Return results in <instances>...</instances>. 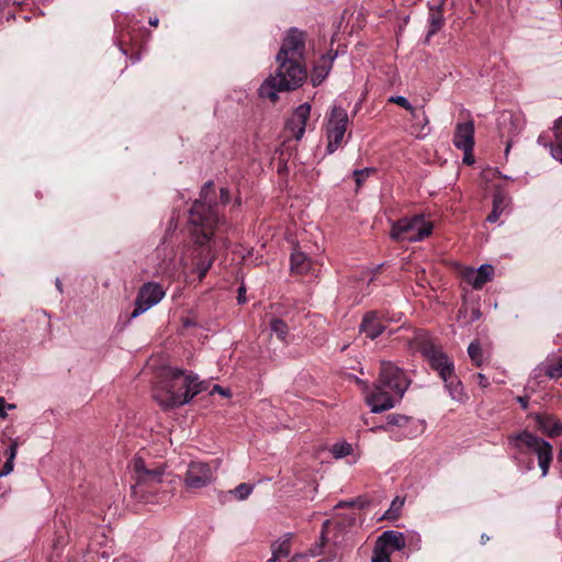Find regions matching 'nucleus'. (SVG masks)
Listing matches in <instances>:
<instances>
[{
	"label": "nucleus",
	"instance_id": "nucleus-1",
	"mask_svg": "<svg viewBox=\"0 0 562 562\" xmlns=\"http://www.w3.org/2000/svg\"><path fill=\"white\" fill-rule=\"evenodd\" d=\"M304 50V34L297 30H291L276 57L278 68L274 75H270L258 90L261 98L274 102L278 99V92L296 89L303 83L306 78L303 64Z\"/></svg>",
	"mask_w": 562,
	"mask_h": 562
},
{
	"label": "nucleus",
	"instance_id": "nucleus-2",
	"mask_svg": "<svg viewBox=\"0 0 562 562\" xmlns=\"http://www.w3.org/2000/svg\"><path fill=\"white\" fill-rule=\"evenodd\" d=\"M202 391L198 376L186 374L179 369H170L154 389V398L164 408H172L188 403Z\"/></svg>",
	"mask_w": 562,
	"mask_h": 562
},
{
	"label": "nucleus",
	"instance_id": "nucleus-3",
	"mask_svg": "<svg viewBox=\"0 0 562 562\" xmlns=\"http://www.w3.org/2000/svg\"><path fill=\"white\" fill-rule=\"evenodd\" d=\"M135 484L132 494L142 502H153L151 497L159 491L165 475L164 464L148 463L143 458L136 457L131 464Z\"/></svg>",
	"mask_w": 562,
	"mask_h": 562
},
{
	"label": "nucleus",
	"instance_id": "nucleus-4",
	"mask_svg": "<svg viewBox=\"0 0 562 562\" xmlns=\"http://www.w3.org/2000/svg\"><path fill=\"white\" fill-rule=\"evenodd\" d=\"M213 191V184H205L201 192V199L196 200L190 210L189 222L192 226V235L200 245L207 243L218 222L217 213L207 204V195Z\"/></svg>",
	"mask_w": 562,
	"mask_h": 562
},
{
	"label": "nucleus",
	"instance_id": "nucleus-5",
	"mask_svg": "<svg viewBox=\"0 0 562 562\" xmlns=\"http://www.w3.org/2000/svg\"><path fill=\"white\" fill-rule=\"evenodd\" d=\"M508 443L512 448L518 449L519 451H524V448H526L535 452L538 457L542 476L547 475L552 461V446L548 441L524 430L518 434L509 435Z\"/></svg>",
	"mask_w": 562,
	"mask_h": 562
},
{
	"label": "nucleus",
	"instance_id": "nucleus-6",
	"mask_svg": "<svg viewBox=\"0 0 562 562\" xmlns=\"http://www.w3.org/2000/svg\"><path fill=\"white\" fill-rule=\"evenodd\" d=\"M432 232V223L423 215L404 217L395 222L391 229V237L395 240L420 241Z\"/></svg>",
	"mask_w": 562,
	"mask_h": 562
},
{
	"label": "nucleus",
	"instance_id": "nucleus-7",
	"mask_svg": "<svg viewBox=\"0 0 562 562\" xmlns=\"http://www.w3.org/2000/svg\"><path fill=\"white\" fill-rule=\"evenodd\" d=\"M348 123L349 119L347 112L339 106H334L326 125V136L328 140L327 151L329 154H333L340 147L347 132Z\"/></svg>",
	"mask_w": 562,
	"mask_h": 562
},
{
	"label": "nucleus",
	"instance_id": "nucleus-8",
	"mask_svg": "<svg viewBox=\"0 0 562 562\" xmlns=\"http://www.w3.org/2000/svg\"><path fill=\"white\" fill-rule=\"evenodd\" d=\"M215 480V472L210 464L193 461L188 465L183 483L188 491H196L212 484Z\"/></svg>",
	"mask_w": 562,
	"mask_h": 562
},
{
	"label": "nucleus",
	"instance_id": "nucleus-9",
	"mask_svg": "<svg viewBox=\"0 0 562 562\" xmlns=\"http://www.w3.org/2000/svg\"><path fill=\"white\" fill-rule=\"evenodd\" d=\"M379 383L401 398L408 387V380L401 369L391 362H381Z\"/></svg>",
	"mask_w": 562,
	"mask_h": 562
},
{
	"label": "nucleus",
	"instance_id": "nucleus-10",
	"mask_svg": "<svg viewBox=\"0 0 562 562\" xmlns=\"http://www.w3.org/2000/svg\"><path fill=\"white\" fill-rule=\"evenodd\" d=\"M164 296L165 291L158 283L148 282L144 284L138 292L135 301V308L131 316L133 318L139 316L154 305L158 304Z\"/></svg>",
	"mask_w": 562,
	"mask_h": 562
},
{
	"label": "nucleus",
	"instance_id": "nucleus-11",
	"mask_svg": "<svg viewBox=\"0 0 562 562\" xmlns=\"http://www.w3.org/2000/svg\"><path fill=\"white\" fill-rule=\"evenodd\" d=\"M420 351L429 362L430 367L438 371L441 379H446L447 375L449 376V374L453 373V363L439 347L435 346L432 342L427 341L422 345Z\"/></svg>",
	"mask_w": 562,
	"mask_h": 562
},
{
	"label": "nucleus",
	"instance_id": "nucleus-12",
	"mask_svg": "<svg viewBox=\"0 0 562 562\" xmlns=\"http://www.w3.org/2000/svg\"><path fill=\"white\" fill-rule=\"evenodd\" d=\"M393 393L385 386L378 383L374 389L366 395V402L372 413H381L391 409L395 405Z\"/></svg>",
	"mask_w": 562,
	"mask_h": 562
},
{
	"label": "nucleus",
	"instance_id": "nucleus-13",
	"mask_svg": "<svg viewBox=\"0 0 562 562\" xmlns=\"http://www.w3.org/2000/svg\"><path fill=\"white\" fill-rule=\"evenodd\" d=\"M405 547V538L398 531H384L376 540L373 553H387L391 555L393 551L402 550Z\"/></svg>",
	"mask_w": 562,
	"mask_h": 562
},
{
	"label": "nucleus",
	"instance_id": "nucleus-14",
	"mask_svg": "<svg viewBox=\"0 0 562 562\" xmlns=\"http://www.w3.org/2000/svg\"><path fill=\"white\" fill-rule=\"evenodd\" d=\"M464 281L472 285L473 289L480 290L494 274V268L491 265H482L479 269L463 267L460 271Z\"/></svg>",
	"mask_w": 562,
	"mask_h": 562
},
{
	"label": "nucleus",
	"instance_id": "nucleus-15",
	"mask_svg": "<svg viewBox=\"0 0 562 562\" xmlns=\"http://www.w3.org/2000/svg\"><path fill=\"white\" fill-rule=\"evenodd\" d=\"M453 144L464 154L472 151L474 145V124L472 121L459 123L456 127Z\"/></svg>",
	"mask_w": 562,
	"mask_h": 562
},
{
	"label": "nucleus",
	"instance_id": "nucleus-16",
	"mask_svg": "<svg viewBox=\"0 0 562 562\" xmlns=\"http://www.w3.org/2000/svg\"><path fill=\"white\" fill-rule=\"evenodd\" d=\"M291 271L296 274H315L317 269L314 261L305 252L294 249L291 255Z\"/></svg>",
	"mask_w": 562,
	"mask_h": 562
},
{
	"label": "nucleus",
	"instance_id": "nucleus-17",
	"mask_svg": "<svg viewBox=\"0 0 562 562\" xmlns=\"http://www.w3.org/2000/svg\"><path fill=\"white\" fill-rule=\"evenodd\" d=\"M385 329L380 315L374 312H368L361 322L360 331L366 334L370 339L376 338L380 334H382Z\"/></svg>",
	"mask_w": 562,
	"mask_h": 562
},
{
	"label": "nucleus",
	"instance_id": "nucleus-18",
	"mask_svg": "<svg viewBox=\"0 0 562 562\" xmlns=\"http://www.w3.org/2000/svg\"><path fill=\"white\" fill-rule=\"evenodd\" d=\"M536 422L539 428L550 437H558L562 434V423L552 416L537 415Z\"/></svg>",
	"mask_w": 562,
	"mask_h": 562
},
{
	"label": "nucleus",
	"instance_id": "nucleus-19",
	"mask_svg": "<svg viewBox=\"0 0 562 562\" xmlns=\"http://www.w3.org/2000/svg\"><path fill=\"white\" fill-rule=\"evenodd\" d=\"M448 390L451 398L458 403H463L467 401L468 396L463 392L462 384L460 380L456 376L454 372L447 375L446 379H442Z\"/></svg>",
	"mask_w": 562,
	"mask_h": 562
},
{
	"label": "nucleus",
	"instance_id": "nucleus-20",
	"mask_svg": "<svg viewBox=\"0 0 562 562\" xmlns=\"http://www.w3.org/2000/svg\"><path fill=\"white\" fill-rule=\"evenodd\" d=\"M311 106L303 103L296 108L292 115V123H299V131H295V138L300 139L304 135L306 122L310 117Z\"/></svg>",
	"mask_w": 562,
	"mask_h": 562
},
{
	"label": "nucleus",
	"instance_id": "nucleus-21",
	"mask_svg": "<svg viewBox=\"0 0 562 562\" xmlns=\"http://www.w3.org/2000/svg\"><path fill=\"white\" fill-rule=\"evenodd\" d=\"M554 143L550 145L552 157L562 164V116L553 123Z\"/></svg>",
	"mask_w": 562,
	"mask_h": 562
},
{
	"label": "nucleus",
	"instance_id": "nucleus-22",
	"mask_svg": "<svg viewBox=\"0 0 562 562\" xmlns=\"http://www.w3.org/2000/svg\"><path fill=\"white\" fill-rule=\"evenodd\" d=\"M418 114L419 119L413 120L414 123L409 126V134L416 138H424L430 132V128L428 127L429 119L424 111L422 113L418 112Z\"/></svg>",
	"mask_w": 562,
	"mask_h": 562
},
{
	"label": "nucleus",
	"instance_id": "nucleus-23",
	"mask_svg": "<svg viewBox=\"0 0 562 562\" xmlns=\"http://www.w3.org/2000/svg\"><path fill=\"white\" fill-rule=\"evenodd\" d=\"M506 205L507 204L505 195L501 192L495 193L493 198V209L486 220L490 223H495L499 218Z\"/></svg>",
	"mask_w": 562,
	"mask_h": 562
},
{
	"label": "nucleus",
	"instance_id": "nucleus-24",
	"mask_svg": "<svg viewBox=\"0 0 562 562\" xmlns=\"http://www.w3.org/2000/svg\"><path fill=\"white\" fill-rule=\"evenodd\" d=\"M272 555L281 561L283 558H288L291 552L290 537L279 539L271 546Z\"/></svg>",
	"mask_w": 562,
	"mask_h": 562
},
{
	"label": "nucleus",
	"instance_id": "nucleus-25",
	"mask_svg": "<svg viewBox=\"0 0 562 562\" xmlns=\"http://www.w3.org/2000/svg\"><path fill=\"white\" fill-rule=\"evenodd\" d=\"M18 452V443L12 442L8 450H5V454L8 456L7 462L3 464L2 470L0 471V477L10 474L14 468V458Z\"/></svg>",
	"mask_w": 562,
	"mask_h": 562
},
{
	"label": "nucleus",
	"instance_id": "nucleus-26",
	"mask_svg": "<svg viewBox=\"0 0 562 562\" xmlns=\"http://www.w3.org/2000/svg\"><path fill=\"white\" fill-rule=\"evenodd\" d=\"M429 22H430L429 35L435 34L436 32H438L441 29V26L443 25V15H442L440 7L430 9Z\"/></svg>",
	"mask_w": 562,
	"mask_h": 562
},
{
	"label": "nucleus",
	"instance_id": "nucleus-27",
	"mask_svg": "<svg viewBox=\"0 0 562 562\" xmlns=\"http://www.w3.org/2000/svg\"><path fill=\"white\" fill-rule=\"evenodd\" d=\"M390 103H394V104H397L402 108H404L405 110L409 111L411 115H412V120H418L419 119V114L418 112L416 111V109L408 102V100L405 98V97H402V95H392L387 100Z\"/></svg>",
	"mask_w": 562,
	"mask_h": 562
},
{
	"label": "nucleus",
	"instance_id": "nucleus-28",
	"mask_svg": "<svg viewBox=\"0 0 562 562\" xmlns=\"http://www.w3.org/2000/svg\"><path fill=\"white\" fill-rule=\"evenodd\" d=\"M270 328H271L272 333H274L281 341L285 340L289 330H288L286 324L282 319H280V318L271 319Z\"/></svg>",
	"mask_w": 562,
	"mask_h": 562
},
{
	"label": "nucleus",
	"instance_id": "nucleus-29",
	"mask_svg": "<svg viewBox=\"0 0 562 562\" xmlns=\"http://www.w3.org/2000/svg\"><path fill=\"white\" fill-rule=\"evenodd\" d=\"M468 353L471 360L477 366L483 363V350L479 341H472L468 347Z\"/></svg>",
	"mask_w": 562,
	"mask_h": 562
},
{
	"label": "nucleus",
	"instance_id": "nucleus-30",
	"mask_svg": "<svg viewBox=\"0 0 562 562\" xmlns=\"http://www.w3.org/2000/svg\"><path fill=\"white\" fill-rule=\"evenodd\" d=\"M213 259H214V257L211 256L210 255V250H207V254L205 255V258L202 259L200 262H198V265H196V272H198V276H199L200 280H202L206 276L209 269L212 266Z\"/></svg>",
	"mask_w": 562,
	"mask_h": 562
},
{
	"label": "nucleus",
	"instance_id": "nucleus-31",
	"mask_svg": "<svg viewBox=\"0 0 562 562\" xmlns=\"http://www.w3.org/2000/svg\"><path fill=\"white\" fill-rule=\"evenodd\" d=\"M254 486L248 483H240L235 487L232 493L238 498L239 501L246 499L251 493H252Z\"/></svg>",
	"mask_w": 562,
	"mask_h": 562
},
{
	"label": "nucleus",
	"instance_id": "nucleus-32",
	"mask_svg": "<svg viewBox=\"0 0 562 562\" xmlns=\"http://www.w3.org/2000/svg\"><path fill=\"white\" fill-rule=\"evenodd\" d=\"M328 74V67L326 65L324 66H316L313 69L312 72V82L314 86H318L323 82V80L326 78Z\"/></svg>",
	"mask_w": 562,
	"mask_h": 562
},
{
	"label": "nucleus",
	"instance_id": "nucleus-33",
	"mask_svg": "<svg viewBox=\"0 0 562 562\" xmlns=\"http://www.w3.org/2000/svg\"><path fill=\"white\" fill-rule=\"evenodd\" d=\"M331 452L335 458H342L351 452V446L349 443L335 445Z\"/></svg>",
	"mask_w": 562,
	"mask_h": 562
},
{
	"label": "nucleus",
	"instance_id": "nucleus-34",
	"mask_svg": "<svg viewBox=\"0 0 562 562\" xmlns=\"http://www.w3.org/2000/svg\"><path fill=\"white\" fill-rule=\"evenodd\" d=\"M403 505H404L403 499H400L398 497L395 498L392 502L390 509L385 513V516L387 518H396L398 516V513H400L401 508L403 507Z\"/></svg>",
	"mask_w": 562,
	"mask_h": 562
},
{
	"label": "nucleus",
	"instance_id": "nucleus-35",
	"mask_svg": "<svg viewBox=\"0 0 562 562\" xmlns=\"http://www.w3.org/2000/svg\"><path fill=\"white\" fill-rule=\"evenodd\" d=\"M373 172H374V169H370V168H364V169H361V170H355L353 171V177H355V181L357 183V187H360L362 184V182Z\"/></svg>",
	"mask_w": 562,
	"mask_h": 562
},
{
	"label": "nucleus",
	"instance_id": "nucleus-36",
	"mask_svg": "<svg viewBox=\"0 0 562 562\" xmlns=\"http://www.w3.org/2000/svg\"><path fill=\"white\" fill-rule=\"evenodd\" d=\"M546 373L551 379L561 378L562 376V358L558 361V363L549 366Z\"/></svg>",
	"mask_w": 562,
	"mask_h": 562
},
{
	"label": "nucleus",
	"instance_id": "nucleus-37",
	"mask_svg": "<svg viewBox=\"0 0 562 562\" xmlns=\"http://www.w3.org/2000/svg\"><path fill=\"white\" fill-rule=\"evenodd\" d=\"M5 408L14 409L15 405L7 404L4 397L0 396V418L7 417Z\"/></svg>",
	"mask_w": 562,
	"mask_h": 562
},
{
	"label": "nucleus",
	"instance_id": "nucleus-38",
	"mask_svg": "<svg viewBox=\"0 0 562 562\" xmlns=\"http://www.w3.org/2000/svg\"><path fill=\"white\" fill-rule=\"evenodd\" d=\"M403 422H406V417L401 415H389L387 423L391 425H402Z\"/></svg>",
	"mask_w": 562,
	"mask_h": 562
},
{
	"label": "nucleus",
	"instance_id": "nucleus-39",
	"mask_svg": "<svg viewBox=\"0 0 562 562\" xmlns=\"http://www.w3.org/2000/svg\"><path fill=\"white\" fill-rule=\"evenodd\" d=\"M372 562H391V555H387V553H373Z\"/></svg>",
	"mask_w": 562,
	"mask_h": 562
},
{
	"label": "nucleus",
	"instance_id": "nucleus-40",
	"mask_svg": "<svg viewBox=\"0 0 562 562\" xmlns=\"http://www.w3.org/2000/svg\"><path fill=\"white\" fill-rule=\"evenodd\" d=\"M211 393H220L221 395L223 396H226V397H229L231 396V392L229 390L227 389H223L222 386L220 385H214Z\"/></svg>",
	"mask_w": 562,
	"mask_h": 562
},
{
	"label": "nucleus",
	"instance_id": "nucleus-41",
	"mask_svg": "<svg viewBox=\"0 0 562 562\" xmlns=\"http://www.w3.org/2000/svg\"><path fill=\"white\" fill-rule=\"evenodd\" d=\"M288 130L292 133L295 138V131H299V123H292V117L288 121L286 124Z\"/></svg>",
	"mask_w": 562,
	"mask_h": 562
},
{
	"label": "nucleus",
	"instance_id": "nucleus-42",
	"mask_svg": "<svg viewBox=\"0 0 562 562\" xmlns=\"http://www.w3.org/2000/svg\"><path fill=\"white\" fill-rule=\"evenodd\" d=\"M237 300H238V303L239 304H243L246 302V297H245V289L241 286L239 288L238 290V296H237Z\"/></svg>",
	"mask_w": 562,
	"mask_h": 562
},
{
	"label": "nucleus",
	"instance_id": "nucleus-43",
	"mask_svg": "<svg viewBox=\"0 0 562 562\" xmlns=\"http://www.w3.org/2000/svg\"><path fill=\"white\" fill-rule=\"evenodd\" d=\"M476 376L482 387H486L488 385L487 379L482 373H477Z\"/></svg>",
	"mask_w": 562,
	"mask_h": 562
},
{
	"label": "nucleus",
	"instance_id": "nucleus-44",
	"mask_svg": "<svg viewBox=\"0 0 562 562\" xmlns=\"http://www.w3.org/2000/svg\"><path fill=\"white\" fill-rule=\"evenodd\" d=\"M517 401L519 402V404L521 405V407L524 409H526L528 407V400L526 397L518 396Z\"/></svg>",
	"mask_w": 562,
	"mask_h": 562
},
{
	"label": "nucleus",
	"instance_id": "nucleus-45",
	"mask_svg": "<svg viewBox=\"0 0 562 562\" xmlns=\"http://www.w3.org/2000/svg\"><path fill=\"white\" fill-rule=\"evenodd\" d=\"M463 161H464L465 164H468V165L473 164L474 159H473V157H472V155H471V151H470V153H468V154H464Z\"/></svg>",
	"mask_w": 562,
	"mask_h": 562
},
{
	"label": "nucleus",
	"instance_id": "nucleus-46",
	"mask_svg": "<svg viewBox=\"0 0 562 562\" xmlns=\"http://www.w3.org/2000/svg\"><path fill=\"white\" fill-rule=\"evenodd\" d=\"M221 196L224 200V202H227L228 200V192L226 189H221Z\"/></svg>",
	"mask_w": 562,
	"mask_h": 562
},
{
	"label": "nucleus",
	"instance_id": "nucleus-47",
	"mask_svg": "<svg viewBox=\"0 0 562 562\" xmlns=\"http://www.w3.org/2000/svg\"><path fill=\"white\" fill-rule=\"evenodd\" d=\"M473 319H479L481 317V312L476 308L472 310Z\"/></svg>",
	"mask_w": 562,
	"mask_h": 562
},
{
	"label": "nucleus",
	"instance_id": "nucleus-48",
	"mask_svg": "<svg viewBox=\"0 0 562 562\" xmlns=\"http://www.w3.org/2000/svg\"><path fill=\"white\" fill-rule=\"evenodd\" d=\"M149 24L153 25V26H157L158 25V19H150Z\"/></svg>",
	"mask_w": 562,
	"mask_h": 562
},
{
	"label": "nucleus",
	"instance_id": "nucleus-49",
	"mask_svg": "<svg viewBox=\"0 0 562 562\" xmlns=\"http://www.w3.org/2000/svg\"><path fill=\"white\" fill-rule=\"evenodd\" d=\"M378 429L385 430V429H386V427H385V426H383V425H381V426H376V427L371 428V430H372V431H375V430H378Z\"/></svg>",
	"mask_w": 562,
	"mask_h": 562
},
{
	"label": "nucleus",
	"instance_id": "nucleus-50",
	"mask_svg": "<svg viewBox=\"0 0 562 562\" xmlns=\"http://www.w3.org/2000/svg\"><path fill=\"white\" fill-rule=\"evenodd\" d=\"M267 562H280L278 559H276L272 554L271 558Z\"/></svg>",
	"mask_w": 562,
	"mask_h": 562
},
{
	"label": "nucleus",
	"instance_id": "nucleus-51",
	"mask_svg": "<svg viewBox=\"0 0 562 562\" xmlns=\"http://www.w3.org/2000/svg\"><path fill=\"white\" fill-rule=\"evenodd\" d=\"M56 286L58 288L59 291H61V284H60V281L58 279L56 280Z\"/></svg>",
	"mask_w": 562,
	"mask_h": 562
},
{
	"label": "nucleus",
	"instance_id": "nucleus-52",
	"mask_svg": "<svg viewBox=\"0 0 562 562\" xmlns=\"http://www.w3.org/2000/svg\"><path fill=\"white\" fill-rule=\"evenodd\" d=\"M509 148H510V143L508 142V143H507V146H506V149H505V153H506V154H508Z\"/></svg>",
	"mask_w": 562,
	"mask_h": 562
},
{
	"label": "nucleus",
	"instance_id": "nucleus-53",
	"mask_svg": "<svg viewBox=\"0 0 562 562\" xmlns=\"http://www.w3.org/2000/svg\"><path fill=\"white\" fill-rule=\"evenodd\" d=\"M486 540H488V537H485L484 535L482 536V542H485Z\"/></svg>",
	"mask_w": 562,
	"mask_h": 562
},
{
	"label": "nucleus",
	"instance_id": "nucleus-54",
	"mask_svg": "<svg viewBox=\"0 0 562 562\" xmlns=\"http://www.w3.org/2000/svg\"><path fill=\"white\" fill-rule=\"evenodd\" d=\"M297 559V557L292 558L290 562H294Z\"/></svg>",
	"mask_w": 562,
	"mask_h": 562
},
{
	"label": "nucleus",
	"instance_id": "nucleus-55",
	"mask_svg": "<svg viewBox=\"0 0 562 562\" xmlns=\"http://www.w3.org/2000/svg\"><path fill=\"white\" fill-rule=\"evenodd\" d=\"M561 7H562V0H561Z\"/></svg>",
	"mask_w": 562,
	"mask_h": 562
}]
</instances>
